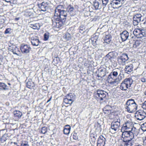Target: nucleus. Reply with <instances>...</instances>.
<instances>
[{
	"instance_id": "nucleus-1",
	"label": "nucleus",
	"mask_w": 146,
	"mask_h": 146,
	"mask_svg": "<svg viewBox=\"0 0 146 146\" xmlns=\"http://www.w3.org/2000/svg\"><path fill=\"white\" fill-rule=\"evenodd\" d=\"M63 9L62 5L58 6L55 10L54 16L52 19L53 25L57 28L61 27L65 23L67 11Z\"/></svg>"
},
{
	"instance_id": "nucleus-2",
	"label": "nucleus",
	"mask_w": 146,
	"mask_h": 146,
	"mask_svg": "<svg viewBox=\"0 0 146 146\" xmlns=\"http://www.w3.org/2000/svg\"><path fill=\"white\" fill-rule=\"evenodd\" d=\"M118 72L113 70L110 73V84L112 86H116L122 79V75L120 73L117 77Z\"/></svg>"
},
{
	"instance_id": "nucleus-3",
	"label": "nucleus",
	"mask_w": 146,
	"mask_h": 146,
	"mask_svg": "<svg viewBox=\"0 0 146 146\" xmlns=\"http://www.w3.org/2000/svg\"><path fill=\"white\" fill-rule=\"evenodd\" d=\"M125 106L127 111L129 113L135 111L137 108V105L133 99L128 100L125 105Z\"/></svg>"
},
{
	"instance_id": "nucleus-4",
	"label": "nucleus",
	"mask_w": 146,
	"mask_h": 146,
	"mask_svg": "<svg viewBox=\"0 0 146 146\" xmlns=\"http://www.w3.org/2000/svg\"><path fill=\"white\" fill-rule=\"evenodd\" d=\"M121 139L122 141H126L132 140L133 138L132 134L129 131H121Z\"/></svg>"
},
{
	"instance_id": "nucleus-5",
	"label": "nucleus",
	"mask_w": 146,
	"mask_h": 146,
	"mask_svg": "<svg viewBox=\"0 0 146 146\" xmlns=\"http://www.w3.org/2000/svg\"><path fill=\"white\" fill-rule=\"evenodd\" d=\"M75 98V96L74 94L69 93L64 97V102L67 104L70 105L72 103Z\"/></svg>"
},
{
	"instance_id": "nucleus-6",
	"label": "nucleus",
	"mask_w": 146,
	"mask_h": 146,
	"mask_svg": "<svg viewBox=\"0 0 146 146\" xmlns=\"http://www.w3.org/2000/svg\"><path fill=\"white\" fill-rule=\"evenodd\" d=\"M133 125V123L131 120H128L125 121L121 127V131H130V130L132 129Z\"/></svg>"
},
{
	"instance_id": "nucleus-7",
	"label": "nucleus",
	"mask_w": 146,
	"mask_h": 146,
	"mask_svg": "<svg viewBox=\"0 0 146 146\" xmlns=\"http://www.w3.org/2000/svg\"><path fill=\"white\" fill-rule=\"evenodd\" d=\"M133 33L137 38H141L146 36L145 31L143 29L141 30L139 29H135L133 32Z\"/></svg>"
},
{
	"instance_id": "nucleus-8",
	"label": "nucleus",
	"mask_w": 146,
	"mask_h": 146,
	"mask_svg": "<svg viewBox=\"0 0 146 146\" xmlns=\"http://www.w3.org/2000/svg\"><path fill=\"white\" fill-rule=\"evenodd\" d=\"M146 116L145 112L143 110H139L135 113V117L138 120H141Z\"/></svg>"
},
{
	"instance_id": "nucleus-9",
	"label": "nucleus",
	"mask_w": 146,
	"mask_h": 146,
	"mask_svg": "<svg viewBox=\"0 0 146 146\" xmlns=\"http://www.w3.org/2000/svg\"><path fill=\"white\" fill-rule=\"evenodd\" d=\"M50 2L46 1H44L41 3L38 4V5L40 11H46L48 9L50 6Z\"/></svg>"
},
{
	"instance_id": "nucleus-10",
	"label": "nucleus",
	"mask_w": 146,
	"mask_h": 146,
	"mask_svg": "<svg viewBox=\"0 0 146 146\" xmlns=\"http://www.w3.org/2000/svg\"><path fill=\"white\" fill-rule=\"evenodd\" d=\"M128 59L127 55L126 54H123L118 58V62L120 65H125L126 61Z\"/></svg>"
},
{
	"instance_id": "nucleus-11",
	"label": "nucleus",
	"mask_w": 146,
	"mask_h": 146,
	"mask_svg": "<svg viewBox=\"0 0 146 146\" xmlns=\"http://www.w3.org/2000/svg\"><path fill=\"white\" fill-rule=\"evenodd\" d=\"M97 94H96V97L98 98H99V99L101 100H102L104 98H105L107 95L108 94L106 92L101 90H98L96 91Z\"/></svg>"
},
{
	"instance_id": "nucleus-12",
	"label": "nucleus",
	"mask_w": 146,
	"mask_h": 146,
	"mask_svg": "<svg viewBox=\"0 0 146 146\" xmlns=\"http://www.w3.org/2000/svg\"><path fill=\"white\" fill-rule=\"evenodd\" d=\"M31 49L30 46L27 44H22L20 46L21 52L23 54H27L29 52Z\"/></svg>"
},
{
	"instance_id": "nucleus-13",
	"label": "nucleus",
	"mask_w": 146,
	"mask_h": 146,
	"mask_svg": "<svg viewBox=\"0 0 146 146\" xmlns=\"http://www.w3.org/2000/svg\"><path fill=\"white\" fill-rule=\"evenodd\" d=\"M121 1L113 0L110 4L112 7L114 9H117L120 7L121 6Z\"/></svg>"
},
{
	"instance_id": "nucleus-14",
	"label": "nucleus",
	"mask_w": 146,
	"mask_h": 146,
	"mask_svg": "<svg viewBox=\"0 0 146 146\" xmlns=\"http://www.w3.org/2000/svg\"><path fill=\"white\" fill-rule=\"evenodd\" d=\"M31 42L33 46H38L40 43L38 37L36 36H33L31 38Z\"/></svg>"
},
{
	"instance_id": "nucleus-15",
	"label": "nucleus",
	"mask_w": 146,
	"mask_h": 146,
	"mask_svg": "<svg viewBox=\"0 0 146 146\" xmlns=\"http://www.w3.org/2000/svg\"><path fill=\"white\" fill-rule=\"evenodd\" d=\"M120 125V122L119 121H117L112 122L111 126V129L116 131L119 129Z\"/></svg>"
},
{
	"instance_id": "nucleus-16",
	"label": "nucleus",
	"mask_w": 146,
	"mask_h": 146,
	"mask_svg": "<svg viewBox=\"0 0 146 146\" xmlns=\"http://www.w3.org/2000/svg\"><path fill=\"white\" fill-rule=\"evenodd\" d=\"M105 141L106 139L102 135H100L97 142V146H104Z\"/></svg>"
},
{
	"instance_id": "nucleus-17",
	"label": "nucleus",
	"mask_w": 146,
	"mask_h": 146,
	"mask_svg": "<svg viewBox=\"0 0 146 146\" xmlns=\"http://www.w3.org/2000/svg\"><path fill=\"white\" fill-rule=\"evenodd\" d=\"M133 65L132 64H130L125 66L124 68V71L125 73L129 74L133 71Z\"/></svg>"
},
{
	"instance_id": "nucleus-18",
	"label": "nucleus",
	"mask_w": 146,
	"mask_h": 146,
	"mask_svg": "<svg viewBox=\"0 0 146 146\" xmlns=\"http://www.w3.org/2000/svg\"><path fill=\"white\" fill-rule=\"evenodd\" d=\"M121 38L122 41H125L129 36L128 32L126 31H124L120 34Z\"/></svg>"
},
{
	"instance_id": "nucleus-19",
	"label": "nucleus",
	"mask_w": 146,
	"mask_h": 146,
	"mask_svg": "<svg viewBox=\"0 0 146 146\" xmlns=\"http://www.w3.org/2000/svg\"><path fill=\"white\" fill-rule=\"evenodd\" d=\"M93 4L95 10L101 8V1L100 0H95L93 1Z\"/></svg>"
},
{
	"instance_id": "nucleus-20",
	"label": "nucleus",
	"mask_w": 146,
	"mask_h": 146,
	"mask_svg": "<svg viewBox=\"0 0 146 146\" xmlns=\"http://www.w3.org/2000/svg\"><path fill=\"white\" fill-rule=\"evenodd\" d=\"M123 81L129 88L131 87L133 82V80L131 77L125 78L123 80Z\"/></svg>"
},
{
	"instance_id": "nucleus-21",
	"label": "nucleus",
	"mask_w": 146,
	"mask_h": 146,
	"mask_svg": "<svg viewBox=\"0 0 146 146\" xmlns=\"http://www.w3.org/2000/svg\"><path fill=\"white\" fill-rule=\"evenodd\" d=\"M131 128L130 130V131L133 134L132 135L134 137L135 135H138L139 133V131L138 129L133 127V125Z\"/></svg>"
},
{
	"instance_id": "nucleus-22",
	"label": "nucleus",
	"mask_w": 146,
	"mask_h": 146,
	"mask_svg": "<svg viewBox=\"0 0 146 146\" xmlns=\"http://www.w3.org/2000/svg\"><path fill=\"white\" fill-rule=\"evenodd\" d=\"M10 87L8 86L5 83L0 82V90H6L10 89Z\"/></svg>"
},
{
	"instance_id": "nucleus-23",
	"label": "nucleus",
	"mask_w": 146,
	"mask_h": 146,
	"mask_svg": "<svg viewBox=\"0 0 146 146\" xmlns=\"http://www.w3.org/2000/svg\"><path fill=\"white\" fill-rule=\"evenodd\" d=\"M14 117L18 118H20L22 115V113L19 111L15 110L13 111Z\"/></svg>"
},
{
	"instance_id": "nucleus-24",
	"label": "nucleus",
	"mask_w": 146,
	"mask_h": 146,
	"mask_svg": "<svg viewBox=\"0 0 146 146\" xmlns=\"http://www.w3.org/2000/svg\"><path fill=\"white\" fill-rule=\"evenodd\" d=\"M34 83L33 82L32 80H29L27 82V87L31 89L35 86Z\"/></svg>"
},
{
	"instance_id": "nucleus-25",
	"label": "nucleus",
	"mask_w": 146,
	"mask_h": 146,
	"mask_svg": "<svg viewBox=\"0 0 146 146\" xmlns=\"http://www.w3.org/2000/svg\"><path fill=\"white\" fill-rule=\"evenodd\" d=\"M128 86L123 81L121 83L120 88L122 90H126L127 89L129 88Z\"/></svg>"
},
{
	"instance_id": "nucleus-26",
	"label": "nucleus",
	"mask_w": 146,
	"mask_h": 146,
	"mask_svg": "<svg viewBox=\"0 0 146 146\" xmlns=\"http://www.w3.org/2000/svg\"><path fill=\"white\" fill-rule=\"evenodd\" d=\"M98 36L95 35L94 37H92L91 38V40L92 41V43L93 45L96 47H97V44L96 43V42L97 41L98 39Z\"/></svg>"
},
{
	"instance_id": "nucleus-27",
	"label": "nucleus",
	"mask_w": 146,
	"mask_h": 146,
	"mask_svg": "<svg viewBox=\"0 0 146 146\" xmlns=\"http://www.w3.org/2000/svg\"><path fill=\"white\" fill-rule=\"evenodd\" d=\"M101 123L99 122H97L95 124V127L96 131L100 132L102 131Z\"/></svg>"
},
{
	"instance_id": "nucleus-28",
	"label": "nucleus",
	"mask_w": 146,
	"mask_h": 146,
	"mask_svg": "<svg viewBox=\"0 0 146 146\" xmlns=\"http://www.w3.org/2000/svg\"><path fill=\"white\" fill-rule=\"evenodd\" d=\"M110 110V106L109 105L106 106L104 108L103 111L106 116L108 117H109V110Z\"/></svg>"
},
{
	"instance_id": "nucleus-29",
	"label": "nucleus",
	"mask_w": 146,
	"mask_h": 146,
	"mask_svg": "<svg viewBox=\"0 0 146 146\" xmlns=\"http://www.w3.org/2000/svg\"><path fill=\"white\" fill-rule=\"evenodd\" d=\"M141 14H137L133 16V19L140 22L141 21Z\"/></svg>"
},
{
	"instance_id": "nucleus-30",
	"label": "nucleus",
	"mask_w": 146,
	"mask_h": 146,
	"mask_svg": "<svg viewBox=\"0 0 146 146\" xmlns=\"http://www.w3.org/2000/svg\"><path fill=\"white\" fill-rule=\"evenodd\" d=\"M131 140L127 141H122L125 143L124 144V146H132L133 145V143L131 141Z\"/></svg>"
},
{
	"instance_id": "nucleus-31",
	"label": "nucleus",
	"mask_w": 146,
	"mask_h": 146,
	"mask_svg": "<svg viewBox=\"0 0 146 146\" xmlns=\"http://www.w3.org/2000/svg\"><path fill=\"white\" fill-rule=\"evenodd\" d=\"M142 41L140 40H136L134 43L133 47L135 48H137L141 44Z\"/></svg>"
},
{
	"instance_id": "nucleus-32",
	"label": "nucleus",
	"mask_w": 146,
	"mask_h": 146,
	"mask_svg": "<svg viewBox=\"0 0 146 146\" xmlns=\"http://www.w3.org/2000/svg\"><path fill=\"white\" fill-rule=\"evenodd\" d=\"M30 25V27L35 29H39L40 27V24L39 23H36L34 24H31Z\"/></svg>"
},
{
	"instance_id": "nucleus-33",
	"label": "nucleus",
	"mask_w": 146,
	"mask_h": 146,
	"mask_svg": "<svg viewBox=\"0 0 146 146\" xmlns=\"http://www.w3.org/2000/svg\"><path fill=\"white\" fill-rule=\"evenodd\" d=\"M65 9L67 12L72 13L73 11L74 8L73 6L69 5Z\"/></svg>"
},
{
	"instance_id": "nucleus-34",
	"label": "nucleus",
	"mask_w": 146,
	"mask_h": 146,
	"mask_svg": "<svg viewBox=\"0 0 146 146\" xmlns=\"http://www.w3.org/2000/svg\"><path fill=\"white\" fill-rule=\"evenodd\" d=\"M118 115V112L116 111H113L112 110H110V116L113 117V116H116Z\"/></svg>"
},
{
	"instance_id": "nucleus-35",
	"label": "nucleus",
	"mask_w": 146,
	"mask_h": 146,
	"mask_svg": "<svg viewBox=\"0 0 146 146\" xmlns=\"http://www.w3.org/2000/svg\"><path fill=\"white\" fill-rule=\"evenodd\" d=\"M104 43H106L107 44H109L110 42V35L109 34L108 35H106L104 39Z\"/></svg>"
},
{
	"instance_id": "nucleus-36",
	"label": "nucleus",
	"mask_w": 146,
	"mask_h": 146,
	"mask_svg": "<svg viewBox=\"0 0 146 146\" xmlns=\"http://www.w3.org/2000/svg\"><path fill=\"white\" fill-rule=\"evenodd\" d=\"M117 53L115 51L110 52V58H114L116 57Z\"/></svg>"
},
{
	"instance_id": "nucleus-37",
	"label": "nucleus",
	"mask_w": 146,
	"mask_h": 146,
	"mask_svg": "<svg viewBox=\"0 0 146 146\" xmlns=\"http://www.w3.org/2000/svg\"><path fill=\"white\" fill-rule=\"evenodd\" d=\"M50 35V33L48 32H46L44 35V40H47Z\"/></svg>"
},
{
	"instance_id": "nucleus-38",
	"label": "nucleus",
	"mask_w": 146,
	"mask_h": 146,
	"mask_svg": "<svg viewBox=\"0 0 146 146\" xmlns=\"http://www.w3.org/2000/svg\"><path fill=\"white\" fill-rule=\"evenodd\" d=\"M141 130L144 131H146V122L143 123L141 125Z\"/></svg>"
},
{
	"instance_id": "nucleus-39",
	"label": "nucleus",
	"mask_w": 146,
	"mask_h": 146,
	"mask_svg": "<svg viewBox=\"0 0 146 146\" xmlns=\"http://www.w3.org/2000/svg\"><path fill=\"white\" fill-rule=\"evenodd\" d=\"M71 36V35L68 33H67L66 34V38L67 40H69L70 39Z\"/></svg>"
},
{
	"instance_id": "nucleus-40",
	"label": "nucleus",
	"mask_w": 146,
	"mask_h": 146,
	"mask_svg": "<svg viewBox=\"0 0 146 146\" xmlns=\"http://www.w3.org/2000/svg\"><path fill=\"white\" fill-rule=\"evenodd\" d=\"M70 130L68 129H66L64 128L63 130L64 134L66 135L69 134L70 133Z\"/></svg>"
},
{
	"instance_id": "nucleus-41",
	"label": "nucleus",
	"mask_w": 146,
	"mask_h": 146,
	"mask_svg": "<svg viewBox=\"0 0 146 146\" xmlns=\"http://www.w3.org/2000/svg\"><path fill=\"white\" fill-rule=\"evenodd\" d=\"M47 128L46 127H43L41 131V133L43 134H45L47 132Z\"/></svg>"
},
{
	"instance_id": "nucleus-42",
	"label": "nucleus",
	"mask_w": 146,
	"mask_h": 146,
	"mask_svg": "<svg viewBox=\"0 0 146 146\" xmlns=\"http://www.w3.org/2000/svg\"><path fill=\"white\" fill-rule=\"evenodd\" d=\"M79 32L80 33H82L84 32V26H82L81 25L79 28Z\"/></svg>"
},
{
	"instance_id": "nucleus-43",
	"label": "nucleus",
	"mask_w": 146,
	"mask_h": 146,
	"mask_svg": "<svg viewBox=\"0 0 146 146\" xmlns=\"http://www.w3.org/2000/svg\"><path fill=\"white\" fill-rule=\"evenodd\" d=\"M108 1H105L102 0V3L103 4V8H104L107 4L108 3Z\"/></svg>"
},
{
	"instance_id": "nucleus-44",
	"label": "nucleus",
	"mask_w": 146,
	"mask_h": 146,
	"mask_svg": "<svg viewBox=\"0 0 146 146\" xmlns=\"http://www.w3.org/2000/svg\"><path fill=\"white\" fill-rule=\"evenodd\" d=\"M11 28H9L6 29V30H5L4 33L5 34H10L11 31Z\"/></svg>"
},
{
	"instance_id": "nucleus-45",
	"label": "nucleus",
	"mask_w": 146,
	"mask_h": 146,
	"mask_svg": "<svg viewBox=\"0 0 146 146\" xmlns=\"http://www.w3.org/2000/svg\"><path fill=\"white\" fill-rule=\"evenodd\" d=\"M73 138L74 139L77 140L78 139V136L76 133H74L73 135Z\"/></svg>"
},
{
	"instance_id": "nucleus-46",
	"label": "nucleus",
	"mask_w": 146,
	"mask_h": 146,
	"mask_svg": "<svg viewBox=\"0 0 146 146\" xmlns=\"http://www.w3.org/2000/svg\"><path fill=\"white\" fill-rule=\"evenodd\" d=\"M143 28H144L146 30V18L145 20L143 21Z\"/></svg>"
},
{
	"instance_id": "nucleus-47",
	"label": "nucleus",
	"mask_w": 146,
	"mask_h": 146,
	"mask_svg": "<svg viewBox=\"0 0 146 146\" xmlns=\"http://www.w3.org/2000/svg\"><path fill=\"white\" fill-rule=\"evenodd\" d=\"M141 106L144 109L146 110V100L142 104Z\"/></svg>"
},
{
	"instance_id": "nucleus-48",
	"label": "nucleus",
	"mask_w": 146,
	"mask_h": 146,
	"mask_svg": "<svg viewBox=\"0 0 146 146\" xmlns=\"http://www.w3.org/2000/svg\"><path fill=\"white\" fill-rule=\"evenodd\" d=\"M139 22H138V21H137L133 20V25L135 26L137 25Z\"/></svg>"
},
{
	"instance_id": "nucleus-49",
	"label": "nucleus",
	"mask_w": 146,
	"mask_h": 146,
	"mask_svg": "<svg viewBox=\"0 0 146 146\" xmlns=\"http://www.w3.org/2000/svg\"><path fill=\"white\" fill-rule=\"evenodd\" d=\"M65 129H68L70 130L71 127L70 126L68 125H66L65 127Z\"/></svg>"
},
{
	"instance_id": "nucleus-50",
	"label": "nucleus",
	"mask_w": 146,
	"mask_h": 146,
	"mask_svg": "<svg viewBox=\"0 0 146 146\" xmlns=\"http://www.w3.org/2000/svg\"><path fill=\"white\" fill-rule=\"evenodd\" d=\"M141 81L142 82H145L146 81L145 78H141Z\"/></svg>"
},
{
	"instance_id": "nucleus-51",
	"label": "nucleus",
	"mask_w": 146,
	"mask_h": 146,
	"mask_svg": "<svg viewBox=\"0 0 146 146\" xmlns=\"http://www.w3.org/2000/svg\"><path fill=\"white\" fill-rule=\"evenodd\" d=\"M143 144L146 145V136L145 137V139L143 141Z\"/></svg>"
},
{
	"instance_id": "nucleus-52",
	"label": "nucleus",
	"mask_w": 146,
	"mask_h": 146,
	"mask_svg": "<svg viewBox=\"0 0 146 146\" xmlns=\"http://www.w3.org/2000/svg\"><path fill=\"white\" fill-rule=\"evenodd\" d=\"M102 74H101L100 73H99L98 74H97V76L98 77H102Z\"/></svg>"
},
{
	"instance_id": "nucleus-53",
	"label": "nucleus",
	"mask_w": 146,
	"mask_h": 146,
	"mask_svg": "<svg viewBox=\"0 0 146 146\" xmlns=\"http://www.w3.org/2000/svg\"><path fill=\"white\" fill-rule=\"evenodd\" d=\"M11 50H12V52H13V54L18 55V54H17V53H16L15 52V51H14V50H13V49H12Z\"/></svg>"
},
{
	"instance_id": "nucleus-54",
	"label": "nucleus",
	"mask_w": 146,
	"mask_h": 146,
	"mask_svg": "<svg viewBox=\"0 0 146 146\" xmlns=\"http://www.w3.org/2000/svg\"><path fill=\"white\" fill-rule=\"evenodd\" d=\"M104 72V70L103 69H101L100 70V72H99V73L101 74V72Z\"/></svg>"
},
{
	"instance_id": "nucleus-55",
	"label": "nucleus",
	"mask_w": 146,
	"mask_h": 146,
	"mask_svg": "<svg viewBox=\"0 0 146 146\" xmlns=\"http://www.w3.org/2000/svg\"><path fill=\"white\" fill-rule=\"evenodd\" d=\"M11 0H5V1L7 3H11Z\"/></svg>"
},
{
	"instance_id": "nucleus-56",
	"label": "nucleus",
	"mask_w": 146,
	"mask_h": 146,
	"mask_svg": "<svg viewBox=\"0 0 146 146\" xmlns=\"http://www.w3.org/2000/svg\"><path fill=\"white\" fill-rule=\"evenodd\" d=\"M13 143V142H11V143ZM13 143L15 145H19L18 144V143L17 142H13Z\"/></svg>"
},
{
	"instance_id": "nucleus-57",
	"label": "nucleus",
	"mask_w": 146,
	"mask_h": 146,
	"mask_svg": "<svg viewBox=\"0 0 146 146\" xmlns=\"http://www.w3.org/2000/svg\"><path fill=\"white\" fill-rule=\"evenodd\" d=\"M52 97L51 96L50 97V98L47 101V103H48V102H49L51 100V99H52Z\"/></svg>"
},
{
	"instance_id": "nucleus-58",
	"label": "nucleus",
	"mask_w": 146,
	"mask_h": 146,
	"mask_svg": "<svg viewBox=\"0 0 146 146\" xmlns=\"http://www.w3.org/2000/svg\"><path fill=\"white\" fill-rule=\"evenodd\" d=\"M88 14L87 15H86V14L84 13V15H85V16H88V15H90V12H88V13H87Z\"/></svg>"
},
{
	"instance_id": "nucleus-59",
	"label": "nucleus",
	"mask_w": 146,
	"mask_h": 146,
	"mask_svg": "<svg viewBox=\"0 0 146 146\" xmlns=\"http://www.w3.org/2000/svg\"><path fill=\"white\" fill-rule=\"evenodd\" d=\"M108 79L107 80V81L108 82H109V77L110 76V74H108Z\"/></svg>"
},
{
	"instance_id": "nucleus-60",
	"label": "nucleus",
	"mask_w": 146,
	"mask_h": 146,
	"mask_svg": "<svg viewBox=\"0 0 146 146\" xmlns=\"http://www.w3.org/2000/svg\"><path fill=\"white\" fill-rule=\"evenodd\" d=\"M19 19V17L16 18L15 19V20L17 21H18Z\"/></svg>"
},
{
	"instance_id": "nucleus-61",
	"label": "nucleus",
	"mask_w": 146,
	"mask_h": 146,
	"mask_svg": "<svg viewBox=\"0 0 146 146\" xmlns=\"http://www.w3.org/2000/svg\"><path fill=\"white\" fill-rule=\"evenodd\" d=\"M109 54H110V52H109L106 55V56L107 57H108L109 56H110L109 55Z\"/></svg>"
},
{
	"instance_id": "nucleus-62",
	"label": "nucleus",
	"mask_w": 146,
	"mask_h": 146,
	"mask_svg": "<svg viewBox=\"0 0 146 146\" xmlns=\"http://www.w3.org/2000/svg\"><path fill=\"white\" fill-rule=\"evenodd\" d=\"M87 63H85L84 64V65L85 66H87Z\"/></svg>"
},
{
	"instance_id": "nucleus-63",
	"label": "nucleus",
	"mask_w": 146,
	"mask_h": 146,
	"mask_svg": "<svg viewBox=\"0 0 146 146\" xmlns=\"http://www.w3.org/2000/svg\"><path fill=\"white\" fill-rule=\"evenodd\" d=\"M103 72H101V74H102V76L104 77L105 76L104 75H103ZM103 74H104V73H103Z\"/></svg>"
},
{
	"instance_id": "nucleus-64",
	"label": "nucleus",
	"mask_w": 146,
	"mask_h": 146,
	"mask_svg": "<svg viewBox=\"0 0 146 146\" xmlns=\"http://www.w3.org/2000/svg\"><path fill=\"white\" fill-rule=\"evenodd\" d=\"M8 84L9 85H11V84L10 83H8Z\"/></svg>"
}]
</instances>
